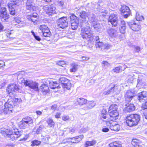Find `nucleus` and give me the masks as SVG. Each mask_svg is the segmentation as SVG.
Instances as JSON below:
<instances>
[{
  "mask_svg": "<svg viewBox=\"0 0 147 147\" xmlns=\"http://www.w3.org/2000/svg\"><path fill=\"white\" fill-rule=\"evenodd\" d=\"M120 92L119 86L116 85L111 84L107 87L104 90L103 94L108 95L110 94H118Z\"/></svg>",
  "mask_w": 147,
  "mask_h": 147,
  "instance_id": "obj_1",
  "label": "nucleus"
},
{
  "mask_svg": "<svg viewBox=\"0 0 147 147\" xmlns=\"http://www.w3.org/2000/svg\"><path fill=\"white\" fill-rule=\"evenodd\" d=\"M5 132L8 137L12 140L16 139L22 134V132L19 131L18 129L16 128H13L11 130H9L8 132L7 131Z\"/></svg>",
  "mask_w": 147,
  "mask_h": 147,
  "instance_id": "obj_2",
  "label": "nucleus"
},
{
  "mask_svg": "<svg viewBox=\"0 0 147 147\" xmlns=\"http://www.w3.org/2000/svg\"><path fill=\"white\" fill-rule=\"evenodd\" d=\"M109 36L117 42L121 39L122 36L114 28H109L107 29Z\"/></svg>",
  "mask_w": 147,
  "mask_h": 147,
  "instance_id": "obj_3",
  "label": "nucleus"
},
{
  "mask_svg": "<svg viewBox=\"0 0 147 147\" xmlns=\"http://www.w3.org/2000/svg\"><path fill=\"white\" fill-rule=\"evenodd\" d=\"M109 114L113 119L116 120L118 119L119 116L118 106L116 104H112L110 106L108 111Z\"/></svg>",
  "mask_w": 147,
  "mask_h": 147,
  "instance_id": "obj_4",
  "label": "nucleus"
},
{
  "mask_svg": "<svg viewBox=\"0 0 147 147\" xmlns=\"http://www.w3.org/2000/svg\"><path fill=\"white\" fill-rule=\"evenodd\" d=\"M20 123V127L21 128L25 129L32 125L33 123V120L32 118L26 116L23 118Z\"/></svg>",
  "mask_w": 147,
  "mask_h": 147,
  "instance_id": "obj_5",
  "label": "nucleus"
},
{
  "mask_svg": "<svg viewBox=\"0 0 147 147\" xmlns=\"http://www.w3.org/2000/svg\"><path fill=\"white\" fill-rule=\"evenodd\" d=\"M59 83L60 88L62 86L64 90H69L71 86V83L69 80L65 77L60 78Z\"/></svg>",
  "mask_w": 147,
  "mask_h": 147,
  "instance_id": "obj_6",
  "label": "nucleus"
},
{
  "mask_svg": "<svg viewBox=\"0 0 147 147\" xmlns=\"http://www.w3.org/2000/svg\"><path fill=\"white\" fill-rule=\"evenodd\" d=\"M59 83L60 88L62 86L64 90H69L71 86V83L69 80L65 77L60 78Z\"/></svg>",
  "mask_w": 147,
  "mask_h": 147,
  "instance_id": "obj_7",
  "label": "nucleus"
},
{
  "mask_svg": "<svg viewBox=\"0 0 147 147\" xmlns=\"http://www.w3.org/2000/svg\"><path fill=\"white\" fill-rule=\"evenodd\" d=\"M107 126L112 130L118 131L120 129V125L113 121L111 119H107L104 121Z\"/></svg>",
  "mask_w": 147,
  "mask_h": 147,
  "instance_id": "obj_8",
  "label": "nucleus"
},
{
  "mask_svg": "<svg viewBox=\"0 0 147 147\" xmlns=\"http://www.w3.org/2000/svg\"><path fill=\"white\" fill-rule=\"evenodd\" d=\"M20 4L18 0L11 1L8 2L7 6L9 9V13L11 15H15L16 12L14 8L17 7Z\"/></svg>",
  "mask_w": 147,
  "mask_h": 147,
  "instance_id": "obj_9",
  "label": "nucleus"
},
{
  "mask_svg": "<svg viewBox=\"0 0 147 147\" xmlns=\"http://www.w3.org/2000/svg\"><path fill=\"white\" fill-rule=\"evenodd\" d=\"M22 82L26 86H28L36 91H39L38 84L36 82H33L30 80H22Z\"/></svg>",
  "mask_w": 147,
  "mask_h": 147,
  "instance_id": "obj_10",
  "label": "nucleus"
},
{
  "mask_svg": "<svg viewBox=\"0 0 147 147\" xmlns=\"http://www.w3.org/2000/svg\"><path fill=\"white\" fill-rule=\"evenodd\" d=\"M89 13L82 11L80 12L79 16L81 18L80 24L82 27L85 24V25L88 24V17L89 16Z\"/></svg>",
  "mask_w": 147,
  "mask_h": 147,
  "instance_id": "obj_11",
  "label": "nucleus"
},
{
  "mask_svg": "<svg viewBox=\"0 0 147 147\" xmlns=\"http://www.w3.org/2000/svg\"><path fill=\"white\" fill-rule=\"evenodd\" d=\"M57 26L60 28H64L68 26V20L66 17H63L59 18L57 22Z\"/></svg>",
  "mask_w": 147,
  "mask_h": 147,
  "instance_id": "obj_12",
  "label": "nucleus"
},
{
  "mask_svg": "<svg viewBox=\"0 0 147 147\" xmlns=\"http://www.w3.org/2000/svg\"><path fill=\"white\" fill-rule=\"evenodd\" d=\"M13 106V101L11 100L8 99L7 101L4 104L5 108L3 109L4 113L7 114L11 112Z\"/></svg>",
  "mask_w": 147,
  "mask_h": 147,
  "instance_id": "obj_13",
  "label": "nucleus"
},
{
  "mask_svg": "<svg viewBox=\"0 0 147 147\" xmlns=\"http://www.w3.org/2000/svg\"><path fill=\"white\" fill-rule=\"evenodd\" d=\"M9 18V15L7 13L6 8L4 7H1L0 9V18L1 20L4 22L7 21Z\"/></svg>",
  "mask_w": 147,
  "mask_h": 147,
  "instance_id": "obj_14",
  "label": "nucleus"
},
{
  "mask_svg": "<svg viewBox=\"0 0 147 147\" xmlns=\"http://www.w3.org/2000/svg\"><path fill=\"white\" fill-rule=\"evenodd\" d=\"M118 21V15L117 14L113 13L111 14L108 19L109 24H111L113 26L116 27L117 26Z\"/></svg>",
  "mask_w": 147,
  "mask_h": 147,
  "instance_id": "obj_15",
  "label": "nucleus"
},
{
  "mask_svg": "<svg viewBox=\"0 0 147 147\" xmlns=\"http://www.w3.org/2000/svg\"><path fill=\"white\" fill-rule=\"evenodd\" d=\"M120 11L121 15L124 18H127L131 14V11L129 8L125 5H121Z\"/></svg>",
  "mask_w": 147,
  "mask_h": 147,
  "instance_id": "obj_16",
  "label": "nucleus"
},
{
  "mask_svg": "<svg viewBox=\"0 0 147 147\" xmlns=\"http://www.w3.org/2000/svg\"><path fill=\"white\" fill-rule=\"evenodd\" d=\"M135 96L134 93L130 90H128L125 93L124 98L126 103L130 102Z\"/></svg>",
  "mask_w": 147,
  "mask_h": 147,
  "instance_id": "obj_17",
  "label": "nucleus"
},
{
  "mask_svg": "<svg viewBox=\"0 0 147 147\" xmlns=\"http://www.w3.org/2000/svg\"><path fill=\"white\" fill-rule=\"evenodd\" d=\"M19 90L18 85L15 84H9L7 88V91L9 93L18 91Z\"/></svg>",
  "mask_w": 147,
  "mask_h": 147,
  "instance_id": "obj_18",
  "label": "nucleus"
},
{
  "mask_svg": "<svg viewBox=\"0 0 147 147\" xmlns=\"http://www.w3.org/2000/svg\"><path fill=\"white\" fill-rule=\"evenodd\" d=\"M129 27L133 30L138 31L141 29V26L140 24L135 22L132 21L128 23Z\"/></svg>",
  "mask_w": 147,
  "mask_h": 147,
  "instance_id": "obj_19",
  "label": "nucleus"
},
{
  "mask_svg": "<svg viewBox=\"0 0 147 147\" xmlns=\"http://www.w3.org/2000/svg\"><path fill=\"white\" fill-rule=\"evenodd\" d=\"M44 9L49 16L56 13L55 7L53 5L46 6L44 7Z\"/></svg>",
  "mask_w": 147,
  "mask_h": 147,
  "instance_id": "obj_20",
  "label": "nucleus"
},
{
  "mask_svg": "<svg viewBox=\"0 0 147 147\" xmlns=\"http://www.w3.org/2000/svg\"><path fill=\"white\" fill-rule=\"evenodd\" d=\"M26 6V9L30 11H34L36 9V7L33 0H27Z\"/></svg>",
  "mask_w": 147,
  "mask_h": 147,
  "instance_id": "obj_21",
  "label": "nucleus"
},
{
  "mask_svg": "<svg viewBox=\"0 0 147 147\" xmlns=\"http://www.w3.org/2000/svg\"><path fill=\"white\" fill-rule=\"evenodd\" d=\"M84 138L83 135H80L79 136H76L72 138H69L68 140L70 139L71 141H69L70 142L69 143H78L80 142Z\"/></svg>",
  "mask_w": 147,
  "mask_h": 147,
  "instance_id": "obj_22",
  "label": "nucleus"
},
{
  "mask_svg": "<svg viewBox=\"0 0 147 147\" xmlns=\"http://www.w3.org/2000/svg\"><path fill=\"white\" fill-rule=\"evenodd\" d=\"M38 15L37 13L34 12L32 14L28 15L27 16V19L34 23H36L38 19Z\"/></svg>",
  "mask_w": 147,
  "mask_h": 147,
  "instance_id": "obj_23",
  "label": "nucleus"
},
{
  "mask_svg": "<svg viewBox=\"0 0 147 147\" xmlns=\"http://www.w3.org/2000/svg\"><path fill=\"white\" fill-rule=\"evenodd\" d=\"M130 116L128 115L126 117V124L129 127H131L136 125L138 124L134 121L133 119L130 118Z\"/></svg>",
  "mask_w": 147,
  "mask_h": 147,
  "instance_id": "obj_24",
  "label": "nucleus"
},
{
  "mask_svg": "<svg viewBox=\"0 0 147 147\" xmlns=\"http://www.w3.org/2000/svg\"><path fill=\"white\" fill-rule=\"evenodd\" d=\"M138 94V96H137L138 100L140 102H144V99L143 98L147 97V92L144 91Z\"/></svg>",
  "mask_w": 147,
  "mask_h": 147,
  "instance_id": "obj_25",
  "label": "nucleus"
},
{
  "mask_svg": "<svg viewBox=\"0 0 147 147\" xmlns=\"http://www.w3.org/2000/svg\"><path fill=\"white\" fill-rule=\"evenodd\" d=\"M86 105L83 107L84 109L87 110L93 108L96 105V103L93 101H88Z\"/></svg>",
  "mask_w": 147,
  "mask_h": 147,
  "instance_id": "obj_26",
  "label": "nucleus"
},
{
  "mask_svg": "<svg viewBox=\"0 0 147 147\" xmlns=\"http://www.w3.org/2000/svg\"><path fill=\"white\" fill-rule=\"evenodd\" d=\"M75 103L80 106H82L87 102V100L84 98H80L76 99L74 100Z\"/></svg>",
  "mask_w": 147,
  "mask_h": 147,
  "instance_id": "obj_27",
  "label": "nucleus"
},
{
  "mask_svg": "<svg viewBox=\"0 0 147 147\" xmlns=\"http://www.w3.org/2000/svg\"><path fill=\"white\" fill-rule=\"evenodd\" d=\"M90 24L88 23V24L87 25H85L84 24L82 27L81 25L80 24V26L82 27L81 32L82 33H90L91 31V28L90 27Z\"/></svg>",
  "mask_w": 147,
  "mask_h": 147,
  "instance_id": "obj_28",
  "label": "nucleus"
},
{
  "mask_svg": "<svg viewBox=\"0 0 147 147\" xmlns=\"http://www.w3.org/2000/svg\"><path fill=\"white\" fill-rule=\"evenodd\" d=\"M125 104L126 107L125 108V111L127 112H130L134 111L135 109V107L133 104H129L128 103Z\"/></svg>",
  "mask_w": 147,
  "mask_h": 147,
  "instance_id": "obj_29",
  "label": "nucleus"
},
{
  "mask_svg": "<svg viewBox=\"0 0 147 147\" xmlns=\"http://www.w3.org/2000/svg\"><path fill=\"white\" fill-rule=\"evenodd\" d=\"M39 90L42 92L43 94H45L49 92V87L47 85L44 84L41 85Z\"/></svg>",
  "mask_w": 147,
  "mask_h": 147,
  "instance_id": "obj_30",
  "label": "nucleus"
},
{
  "mask_svg": "<svg viewBox=\"0 0 147 147\" xmlns=\"http://www.w3.org/2000/svg\"><path fill=\"white\" fill-rule=\"evenodd\" d=\"M130 117L134 121L135 123H136L138 124V123L140 119V115L137 114H131L129 115Z\"/></svg>",
  "mask_w": 147,
  "mask_h": 147,
  "instance_id": "obj_31",
  "label": "nucleus"
},
{
  "mask_svg": "<svg viewBox=\"0 0 147 147\" xmlns=\"http://www.w3.org/2000/svg\"><path fill=\"white\" fill-rule=\"evenodd\" d=\"M49 86L52 89H55L56 88H60L59 84L57 82L51 81L49 82Z\"/></svg>",
  "mask_w": 147,
  "mask_h": 147,
  "instance_id": "obj_32",
  "label": "nucleus"
},
{
  "mask_svg": "<svg viewBox=\"0 0 147 147\" xmlns=\"http://www.w3.org/2000/svg\"><path fill=\"white\" fill-rule=\"evenodd\" d=\"M13 21L14 22L18 24H15L16 25L18 26H17L18 28H20L23 26V24L22 23V22L21 20V18L18 17H15L14 18Z\"/></svg>",
  "mask_w": 147,
  "mask_h": 147,
  "instance_id": "obj_33",
  "label": "nucleus"
},
{
  "mask_svg": "<svg viewBox=\"0 0 147 147\" xmlns=\"http://www.w3.org/2000/svg\"><path fill=\"white\" fill-rule=\"evenodd\" d=\"M81 36L83 39H89L88 40L92 39L93 35L90 32V33H82L81 34Z\"/></svg>",
  "mask_w": 147,
  "mask_h": 147,
  "instance_id": "obj_34",
  "label": "nucleus"
},
{
  "mask_svg": "<svg viewBox=\"0 0 147 147\" xmlns=\"http://www.w3.org/2000/svg\"><path fill=\"white\" fill-rule=\"evenodd\" d=\"M131 144L134 147H140V141L138 140L135 139H133L131 142Z\"/></svg>",
  "mask_w": 147,
  "mask_h": 147,
  "instance_id": "obj_35",
  "label": "nucleus"
},
{
  "mask_svg": "<svg viewBox=\"0 0 147 147\" xmlns=\"http://www.w3.org/2000/svg\"><path fill=\"white\" fill-rule=\"evenodd\" d=\"M91 25L94 23L98 22V19L94 15H92L91 17L88 18Z\"/></svg>",
  "mask_w": 147,
  "mask_h": 147,
  "instance_id": "obj_36",
  "label": "nucleus"
},
{
  "mask_svg": "<svg viewBox=\"0 0 147 147\" xmlns=\"http://www.w3.org/2000/svg\"><path fill=\"white\" fill-rule=\"evenodd\" d=\"M96 142L95 140L91 141H86L84 145V147H88L89 146H93L96 143Z\"/></svg>",
  "mask_w": 147,
  "mask_h": 147,
  "instance_id": "obj_37",
  "label": "nucleus"
},
{
  "mask_svg": "<svg viewBox=\"0 0 147 147\" xmlns=\"http://www.w3.org/2000/svg\"><path fill=\"white\" fill-rule=\"evenodd\" d=\"M71 68L70 69V71L71 72H75L77 69V64L75 63H72L71 64Z\"/></svg>",
  "mask_w": 147,
  "mask_h": 147,
  "instance_id": "obj_38",
  "label": "nucleus"
},
{
  "mask_svg": "<svg viewBox=\"0 0 147 147\" xmlns=\"http://www.w3.org/2000/svg\"><path fill=\"white\" fill-rule=\"evenodd\" d=\"M42 33L43 36L45 37H49L51 35V33L48 27Z\"/></svg>",
  "mask_w": 147,
  "mask_h": 147,
  "instance_id": "obj_39",
  "label": "nucleus"
},
{
  "mask_svg": "<svg viewBox=\"0 0 147 147\" xmlns=\"http://www.w3.org/2000/svg\"><path fill=\"white\" fill-rule=\"evenodd\" d=\"M91 26L94 28V30L97 31H98L100 27V24L98 22L93 24Z\"/></svg>",
  "mask_w": 147,
  "mask_h": 147,
  "instance_id": "obj_40",
  "label": "nucleus"
},
{
  "mask_svg": "<svg viewBox=\"0 0 147 147\" xmlns=\"http://www.w3.org/2000/svg\"><path fill=\"white\" fill-rule=\"evenodd\" d=\"M71 22H79L78 18L75 16L74 14L71 15L70 16Z\"/></svg>",
  "mask_w": 147,
  "mask_h": 147,
  "instance_id": "obj_41",
  "label": "nucleus"
},
{
  "mask_svg": "<svg viewBox=\"0 0 147 147\" xmlns=\"http://www.w3.org/2000/svg\"><path fill=\"white\" fill-rule=\"evenodd\" d=\"M136 19L137 21H142L144 19V16L138 12H136Z\"/></svg>",
  "mask_w": 147,
  "mask_h": 147,
  "instance_id": "obj_42",
  "label": "nucleus"
},
{
  "mask_svg": "<svg viewBox=\"0 0 147 147\" xmlns=\"http://www.w3.org/2000/svg\"><path fill=\"white\" fill-rule=\"evenodd\" d=\"M79 23L76 22H71L72 29L74 30L76 29L78 27Z\"/></svg>",
  "mask_w": 147,
  "mask_h": 147,
  "instance_id": "obj_43",
  "label": "nucleus"
},
{
  "mask_svg": "<svg viewBox=\"0 0 147 147\" xmlns=\"http://www.w3.org/2000/svg\"><path fill=\"white\" fill-rule=\"evenodd\" d=\"M47 122L50 127H53L54 126L55 123L52 119L49 118L48 119Z\"/></svg>",
  "mask_w": 147,
  "mask_h": 147,
  "instance_id": "obj_44",
  "label": "nucleus"
},
{
  "mask_svg": "<svg viewBox=\"0 0 147 147\" xmlns=\"http://www.w3.org/2000/svg\"><path fill=\"white\" fill-rule=\"evenodd\" d=\"M50 138L49 136L48 135H46L45 136H43L42 138V141L44 143L47 144L49 142V139Z\"/></svg>",
  "mask_w": 147,
  "mask_h": 147,
  "instance_id": "obj_45",
  "label": "nucleus"
},
{
  "mask_svg": "<svg viewBox=\"0 0 147 147\" xmlns=\"http://www.w3.org/2000/svg\"><path fill=\"white\" fill-rule=\"evenodd\" d=\"M109 147H121V145L118 142H114L109 144Z\"/></svg>",
  "mask_w": 147,
  "mask_h": 147,
  "instance_id": "obj_46",
  "label": "nucleus"
},
{
  "mask_svg": "<svg viewBox=\"0 0 147 147\" xmlns=\"http://www.w3.org/2000/svg\"><path fill=\"white\" fill-rule=\"evenodd\" d=\"M104 44L102 42H96L95 44V46L96 48H99L100 50H102V48Z\"/></svg>",
  "mask_w": 147,
  "mask_h": 147,
  "instance_id": "obj_47",
  "label": "nucleus"
},
{
  "mask_svg": "<svg viewBox=\"0 0 147 147\" xmlns=\"http://www.w3.org/2000/svg\"><path fill=\"white\" fill-rule=\"evenodd\" d=\"M32 143L31 146H38L40 144L41 142L38 140H34L32 142Z\"/></svg>",
  "mask_w": 147,
  "mask_h": 147,
  "instance_id": "obj_48",
  "label": "nucleus"
},
{
  "mask_svg": "<svg viewBox=\"0 0 147 147\" xmlns=\"http://www.w3.org/2000/svg\"><path fill=\"white\" fill-rule=\"evenodd\" d=\"M102 47V51L103 50H107L110 48V47H111V46L110 44L106 43L105 44H104L103 46Z\"/></svg>",
  "mask_w": 147,
  "mask_h": 147,
  "instance_id": "obj_49",
  "label": "nucleus"
},
{
  "mask_svg": "<svg viewBox=\"0 0 147 147\" xmlns=\"http://www.w3.org/2000/svg\"><path fill=\"white\" fill-rule=\"evenodd\" d=\"M44 128V126L43 125H40L39 127L37 128L36 131V133L37 134H38L41 133L42 129Z\"/></svg>",
  "mask_w": 147,
  "mask_h": 147,
  "instance_id": "obj_50",
  "label": "nucleus"
},
{
  "mask_svg": "<svg viewBox=\"0 0 147 147\" xmlns=\"http://www.w3.org/2000/svg\"><path fill=\"white\" fill-rule=\"evenodd\" d=\"M126 30V26L125 25L121 26V28H120V30L121 33L123 34L125 33Z\"/></svg>",
  "mask_w": 147,
  "mask_h": 147,
  "instance_id": "obj_51",
  "label": "nucleus"
},
{
  "mask_svg": "<svg viewBox=\"0 0 147 147\" xmlns=\"http://www.w3.org/2000/svg\"><path fill=\"white\" fill-rule=\"evenodd\" d=\"M122 67L121 66L116 67L115 69H113V71L116 73H118L120 72L121 69H122Z\"/></svg>",
  "mask_w": 147,
  "mask_h": 147,
  "instance_id": "obj_52",
  "label": "nucleus"
},
{
  "mask_svg": "<svg viewBox=\"0 0 147 147\" xmlns=\"http://www.w3.org/2000/svg\"><path fill=\"white\" fill-rule=\"evenodd\" d=\"M48 27L45 25H42L40 26L39 28L42 32L43 31H44Z\"/></svg>",
  "mask_w": 147,
  "mask_h": 147,
  "instance_id": "obj_53",
  "label": "nucleus"
},
{
  "mask_svg": "<svg viewBox=\"0 0 147 147\" xmlns=\"http://www.w3.org/2000/svg\"><path fill=\"white\" fill-rule=\"evenodd\" d=\"M141 50L139 46H135L134 47V52L135 53H139Z\"/></svg>",
  "mask_w": 147,
  "mask_h": 147,
  "instance_id": "obj_54",
  "label": "nucleus"
},
{
  "mask_svg": "<svg viewBox=\"0 0 147 147\" xmlns=\"http://www.w3.org/2000/svg\"><path fill=\"white\" fill-rule=\"evenodd\" d=\"M102 66L103 67H108L110 65L108 62L103 61L102 62Z\"/></svg>",
  "mask_w": 147,
  "mask_h": 147,
  "instance_id": "obj_55",
  "label": "nucleus"
},
{
  "mask_svg": "<svg viewBox=\"0 0 147 147\" xmlns=\"http://www.w3.org/2000/svg\"><path fill=\"white\" fill-rule=\"evenodd\" d=\"M69 118V116L66 115H64L62 117V119L64 121H66L68 120Z\"/></svg>",
  "mask_w": 147,
  "mask_h": 147,
  "instance_id": "obj_56",
  "label": "nucleus"
},
{
  "mask_svg": "<svg viewBox=\"0 0 147 147\" xmlns=\"http://www.w3.org/2000/svg\"><path fill=\"white\" fill-rule=\"evenodd\" d=\"M128 82H131L133 80V77L132 75H128L127 78Z\"/></svg>",
  "mask_w": 147,
  "mask_h": 147,
  "instance_id": "obj_57",
  "label": "nucleus"
},
{
  "mask_svg": "<svg viewBox=\"0 0 147 147\" xmlns=\"http://www.w3.org/2000/svg\"><path fill=\"white\" fill-rule=\"evenodd\" d=\"M143 115L145 118L147 119V110H144L143 111Z\"/></svg>",
  "mask_w": 147,
  "mask_h": 147,
  "instance_id": "obj_58",
  "label": "nucleus"
},
{
  "mask_svg": "<svg viewBox=\"0 0 147 147\" xmlns=\"http://www.w3.org/2000/svg\"><path fill=\"white\" fill-rule=\"evenodd\" d=\"M108 115L107 114H105V115H100V117L101 119L102 120V119H106L107 118H108L107 117V116Z\"/></svg>",
  "mask_w": 147,
  "mask_h": 147,
  "instance_id": "obj_59",
  "label": "nucleus"
},
{
  "mask_svg": "<svg viewBox=\"0 0 147 147\" xmlns=\"http://www.w3.org/2000/svg\"><path fill=\"white\" fill-rule=\"evenodd\" d=\"M107 110L105 109H103L102 110L101 113L100 115H105V114H107Z\"/></svg>",
  "mask_w": 147,
  "mask_h": 147,
  "instance_id": "obj_60",
  "label": "nucleus"
},
{
  "mask_svg": "<svg viewBox=\"0 0 147 147\" xmlns=\"http://www.w3.org/2000/svg\"><path fill=\"white\" fill-rule=\"evenodd\" d=\"M61 115V113L60 112H57L55 115V117L58 119L60 118V116Z\"/></svg>",
  "mask_w": 147,
  "mask_h": 147,
  "instance_id": "obj_61",
  "label": "nucleus"
},
{
  "mask_svg": "<svg viewBox=\"0 0 147 147\" xmlns=\"http://www.w3.org/2000/svg\"><path fill=\"white\" fill-rule=\"evenodd\" d=\"M75 129L74 128H70L69 129V132L71 134H72L74 133L75 132Z\"/></svg>",
  "mask_w": 147,
  "mask_h": 147,
  "instance_id": "obj_62",
  "label": "nucleus"
},
{
  "mask_svg": "<svg viewBox=\"0 0 147 147\" xmlns=\"http://www.w3.org/2000/svg\"><path fill=\"white\" fill-rule=\"evenodd\" d=\"M65 63V62L62 61H60L59 62H58L57 63L58 65L61 66H62V65L64 64Z\"/></svg>",
  "mask_w": 147,
  "mask_h": 147,
  "instance_id": "obj_63",
  "label": "nucleus"
},
{
  "mask_svg": "<svg viewBox=\"0 0 147 147\" xmlns=\"http://www.w3.org/2000/svg\"><path fill=\"white\" fill-rule=\"evenodd\" d=\"M57 107V105H53L51 107V109L55 111Z\"/></svg>",
  "mask_w": 147,
  "mask_h": 147,
  "instance_id": "obj_64",
  "label": "nucleus"
}]
</instances>
